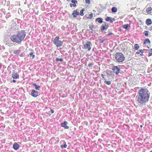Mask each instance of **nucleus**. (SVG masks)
I'll list each match as a JSON object with an SVG mask.
<instances>
[{
	"instance_id": "nucleus-35",
	"label": "nucleus",
	"mask_w": 152,
	"mask_h": 152,
	"mask_svg": "<svg viewBox=\"0 0 152 152\" xmlns=\"http://www.w3.org/2000/svg\"><path fill=\"white\" fill-rule=\"evenodd\" d=\"M144 50H146L145 49H143V50H140V52L141 53H144Z\"/></svg>"
},
{
	"instance_id": "nucleus-19",
	"label": "nucleus",
	"mask_w": 152,
	"mask_h": 152,
	"mask_svg": "<svg viewBox=\"0 0 152 152\" xmlns=\"http://www.w3.org/2000/svg\"><path fill=\"white\" fill-rule=\"evenodd\" d=\"M140 46L138 45L137 44H136L134 45V49L135 50H138Z\"/></svg>"
},
{
	"instance_id": "nucleus-44",
	"label": "nucleus",
	"mask_w": 152,
	"mask_h": 152,
	"mask_svg": "<svg viewBox=\"0 0 152 152\" xmlns=\"http://www.w3.org/2000/svg\"><path fill=\"white\" fill-rule=\"evenodd\" d=\"M110 21H109V22H110V23H113V20H112V19H110Z\"/></svg>"
},
{
	"instance_id": "nucleus-29",
	"label": "nucleus",
	"mask_w": 152,
	"mask_h": 152,
	"mask_svg": "<svg viewBox=\"0 0 152 152\" xmlns=\"http://www.w3.org/2000/svg\"><path fill=\"white\" fill-rule=\"evenodd\" d=\"M112 18L111 17H107L105 18V20L107 21H110V19Z\"/></svg>"
},
{
	"instance_id": "nucleus-55",
	"label": "nucleus",
	"mask_w": 152,
	"mask_h": 152,
	"mask_svg": "<svg viewBox=\"0 0 152 152\" xmlns=\"http://www.w3.org/2000/svg\"><path fill=\"white\" fill-rule=\"evenodd\" d=\"M38 23H39V25H40V22H39Z\"/></svg>"
},
{
	"instance_id": "nucleus-54",
	"label": "nucleus",
	"mask_w": 152,
	"mask_h": 152,
	"mask_svg": "<svg viewBox=\"0 0 152 152\" xmlns=\"http://www.w3.org/2000/svg\"><path fill=\"white\" fill-rule=\"evenodd\" d=\"M142 125H141L140 126V127L142 128Z\"/></svg>"
},
{
	"instance_id": "nucleus-43",
	"label": "nucleus",
	"mask_w": 152,
	"mask_h": 152,
	"mask_svg": "<svg viewBox=\"0 0 152 152\" xmlns=\"http://www.w3.org/2000/svg\"><path fill=\"white\" fill-rule=\"evenodd\" d=\"M93 65V64L92 63H89L88 64V66H90Z\"/></svg>"
},
{
	"instance_id": "nucleus-53",
	"label": "nucleus",
	"mask_w": 152,
	"mask_h": 152,
	"mask_svg": "<svg viewBox=\"0 0 152 152\" xmlns=\"http://www.w3.org/2000/svg\"><path fill=\"white\" fill-rule=\"evenodd\" d=\"M150 29H151V30H152V27H151L150 28Z\"/></svg>"
},
{
	"instance_id": "nucleus-3",
	"label": "nucleus",
	"mask_w": 152,
	"mask_h": 152,
	"mask_svg": "<svg viewBox=\"0 0 152 152\" xmlns=\"http://www.w3.org/2000/svg\"><path fill=\"white\" fill-rule=\"evenodd\" d=\"M113 60L118 63L122 62L125 59L124 56L121 53L117 52L114 56Z\"/></svg>"
},
{
	"instance_id": "nucleus-30",
	"label": "nucleus",
	"mask_w": 152,
	"mask_h": 152,
	"mask_svg": "<svg viewBox=\"0 0 152 152\" xmlns=\"http://www.w3.org/2000/svg\"><path fill=\"white\" fill-rule=\"evenodd\" d=\"M93 15V14L92 13H91L89 15V17H88V18L89 19H91L92 18Z\"/></svg>"
},
{
	"instance_id": "nucleus-21",
	"label": "nucleus",
	"mask_w": 152,
	"mask_h": 152,
	"mask_svg": "<svg viewBox=\"0 0 152 152\" xmlns=\"http://www.w3.org/2000/svg\"><path fill=\"white\" fill-rule=\"evenodd\" d=\"M111 10L113 12H115L117 11V9L116 7H113L112 8Z\"/></svg>"
},
{
	"instance_id": "nucleus-45",
	"label": "nucleus",
	"mask_w": 152,
	"mask_h": 152,
	"mask_svg": "<svg viewBox=\"0 0 152 152\" xmlns=\"http://www.w3.org/2000/svg\"><path fill=\"white\" fill-rule=\"evenodd\" d=\"M101 75L102 77V78L103 79H105L104 78V75L103 74H102Z\"/></svg>"
},
{
	"instance_id": "nucleus-57",
	"label": "nucleus",
	"mask_w": 152,
	"mask_h": 152,
	"mask_svg": "<svg viewBox=\"0 0 152 152\" xmlns=\"http://www.w3.org/2000/svg\"><path fill=\"white\" fill-rule=\"evenodd\" d=\"M107 22H105V24H107Z\"/></svg>"
},
{
	"instance_id": "nucleus-34",
	"label": "nucleus",
	"mask_w": 152,
	"mask_h": 152,
	"mask_svg": "<svg viewBox=\"0 0 152 152\" xmlns=\"http://www.w3.org/2000/svg\"><path fill=\"white\" fill-rule=\"evenodd\" d=\"M140 53V50H138L137 52L135 54L138 55Z\"/></svg>"
},
{
	"instance_id": "nucleus-26",
	"label": "nucleus",
	"mask_w": 152,
	"mask_h": 152,
	"mask_svg": "<svg viewBox=\"0 0 152 152\" xmlns=\"http://www.w3.org/2000/svg\"><path fill=\"white\" fill-rule=\"evenodd\" d=\"M99 42L100 43H102L104 41L105 39L103 38L99 39Z\"/></svg>"
},
{
	"instance_id": "nucleus-4",
	"label": "nucleus",
	"mask_w": 152,
	"mask_h": 152,
	"mask_svg": "<svg viewBox=\"0 0 152 152\" xmlns=\"http://www.w3.org/2000/svg\"><path fill=\"white\" fill-rule=\"evenodd\" d=\"M59 37L57 36H56L53 40L52 41L57 48L60 47L62 46L63 44V42L59 40Z\"/></svg>"
},
{
	"instance_id": "nucleus-5",
	"label": "nucleus",
	"mask_w": 152,
	"mask_h": 152,
	"mask_svg": "<svg viewBox=\"0 0 152 152\" xmlns=\"http://www.w3.org/2000/svg\"><path fill=\"white\" fill-rule=\"evenodd\" d=\"M112 69L116 75H118L119 73L122 74L121 71L119 66H114Z\"/></svg>"
},
{
	"instance_id": "nucleus-46",
	"label": "nucleus",
	"mask_w": 152,
	"mask_h": 152,
	"mask_svg": "<svg viewBox=\"0 0 152 152\" xmlns=\"http://www.w3.org/2000/svg\"><path fill=\"white\" fill-rule=\"evenodd\" d=\"M136 7H132L131 8V10H134L135 8Z\"/></svg>"
},
{
	"instance_id": "nucleus-11",
	"label": "nucleus",
	"mask_w": 152,
	"mask_h": 152,
	"mask_svg": "<svg viewBox=\"0 0 152 152\" xmlns=\"http://www.w3.org/2000/svg\"><path fill=\"white\" fill-rule=\"evenodd\" d=\"M31 95L34 97H37L38 95V92L34 90H32L31 92Z\"/></svg>"
},
{
	"instance_id": "nucleus-14",
	"label": "nucleus",
	"mask_w": 152,
	"mask_h": 152,
	"mask_svg": "<svg viewBox=\"0 0 152 152\" xmlns=\"http://www.w3.org/2000/svg\"><path fill=\"white\" fill-rule=\"evenodd\" d=\"M96 21H97L98 22L100 23H103V19L102 18H99L96 19Z\"/></svg>"
},
{
	"instance_id": "nucleus-36",
	"label": "nucleus",
	"mask_w": 152,
	"mask_h": 152,
	"mask_svg": "<svg viewBox=\"0 0 152 152\" xmlns=\"http://www.w3.org/2000/svg\"><path fill=\"white\" fill-rule=\"evenodd\" d=\"M89 28L90 29H91L92 28H93L94 27V26H93V25H91V26L89 25Z\"/></svg>"
},
{
	"instance_id": "nucleus-10",
	"label": "nucleus",
	"mask_w": 152,
	"mask_h": 152,
	"mask_svg": "<svg viewBox=\"0 0 152 152\" xmlns=\"http://www.w3.org/2000/svg\"><path fill=\"white\" fill-rule=\"evenodd\" d=\"M68 123L66 121H64L63 123H61V127H64L65 129H68L69 128V126L67 125Z\"/></svg>"
},
{
	"instance_id": "nucleus-48",
	"label": "nucleus",
	"mask_w": 152,
	"mask_h": 152,
	"mask_svg": "<svg viewBox=\"0 0 152 152\" xmlns=\"http://www.w3.org/2000/svg\"><path fill=\"white\" fill-rule=\"evenodd\" d=\"M12 82L13 83H15L16 82V81L15 80H12Z\"/></svg>"
},
{
	"instance_id": "nucleus-27",
	"label": "nucleus",
	"mask_w": 152,
	"mask_h": 152,
	"mask_svg": "<svg viewBox=\"0 0 152 152\" xmlns=\"http://www.w3.org/2000/svg\"><path fill=\"white\" fill-rule=\"evenodd\" d=\"M104 83L106 84L110 85L111 84V82L110 81H105L104 82Z\"/></svg>"
},
{
	"instance_id": "nucleus-52",
	"label": "nucleus",
	"mask_w": 152,
	"mask_h": 152,
	"mask_svg": "<svg viewBox=\"0 0 152 152\" xmlns=\"http://www.w3.org/2000/svg\"><path fill=\"white\" fill-rule=\"evenodd\" d=\"M50 111H49V112H48V113L49 114H50Z\"/></svg>"
},
{
	"instance_id": "nucleus-33",
	"label": "nucleus",
	"mask_w": 152,
	"mask_h": 152,
	"mask_svg": "<svg viewBox=\"0 0 152 152\" xmlns=\"http://www.w3.org/2000/svg\"><path fill=\"white\" fill-rule=\"evenodd\" d=\"M86 3V4H89L90 3V1L89 0H85Z\"/></svg>"
},
{
	"instance_id": "nucleus-20",
	"label": "nucleus",
	"mask_w": 152,
	"mask_h": 152,
	"mask_svg": "<svg viewBox=\"0 0 152 152\" xmlns=\"http://www.w3.org/2000/svg\"><path fill=\"white\" fill-rule=\"evenodd\" d=\"M147 43H148L149 44L151 43V42L150 40L148 38L146 39H145V40L144 42V44H145Z\"/></svg>"
},
{
	"instance_id": "nucleus-24",
	"label": "nucleus",
	"mask_w": 152,
	"mask_h": 152,
	"mask_svg": "<svg viewBox=\"0 0 152 152\" xmlns=\"http://www.w3.org/2000/svg\"><path fill=\"white\" fill-rule=\"evenodd\" d=\"M63 61V59L62 58H56V61L57 62H58L59 61H60L61 62H62Z\"/></svg>"
},
{
	"instance_id": "nucleus-25",
	"label": "nucleus",
	"mask_w": 152,
	"mask_h": 152,
	"mask_svg": "<svg viewBox=\"0 0 152 152\" xmlns=\"http://www.w3.org/2000/svg\"><path fill=\"white\" fill-rule=\"evenodd\" d=\"M152 10V8H151V7H148L146 9V11H147V12L148 13H150V12H149L151 11ZM150 13H151V12H150Z\"/></svg>"
},
{
	"instance_id": "nucleus-6",
	"label": "nucleus",
	"mask_w": 152,
	"mask_h": 152,
	"mask_svg": "<svg viewBox=\"0 0 152 152\" xmlns=\"http://www.w3.org/2000/svg\"><path fill=\"white\" fill-rule=\"evenodd\" d=\"M92 46L91 42L88 41H87L83 45L84 49L87 50L88 51L91 50Z\"/></svg>"
},
{
	"instance_id": "nucleus-47",
	"label": "nucleus",
	"mask_w": 152,
	"mask_h": 152,
	"mask_svg": "<svg viewBox=\"0 0 152 152\" xmlns=\"http://www.w3.org/2000/svg\"><path fill=\"white\" fill-rule=\"evenodd\" d=\"M112 29H109L108 30V32L112 31Z\"/></svg>"
},
{
	"instance_id": "nucleus-15",
	"label": "nucleus",
	"mask_w": 152,
	"mask_h": 152,
	"mask_svg": "<svg viewBox=\"0 0 152 152\" xmlns=\"http://www.w3.org/2000/svg\"><path fill=\"white\" fill-rule=\"evenodd\" d=\"M145 23L147 25H149L152 24L151 20L150 19H148L146 21Z\"/></svg>"
},
{
	"instance_id": "nucleus-18",
	"label": "nucleus",
	"mask_w": 152,
	"mask_h": 152,
	"mask_svg": "<svg viewBox=\"0 0 152 152\" xmlns=\"http://www.w3.org/2000/svg\"><path fill=\"white\" fill-rule=\"evenodd\" d=\"M72 3L69 4L70 6L71 7H75L77 6L76 4L74 2H72Z\"/></svg>"
},
{
	"instance_id": "nucleus-23",
	"label": "nucleus",
	"mask_w": 152,
	"mask_h": 152,
	"mask_svg": "<svg viewBox=\"0 0 152 152\" xmlns=\"http://www.w3.org/2000/svg\"><path fill=\"white\" fill-rule=\"evenodd\" d=\"M64 145H61V148H66L67 147V145L66 144V142H64Z\"/></svg>"
},
{
	"instance_id": "nucleus-28",
	"label": "nucleus",
	"mask_w": 152,
	"mask_h": 152,
	"mask_svg": "<svg viewBox=\"0 0 152 152\" xmlns=\"http://www.w3.org/2000/svg\"><path fill=\"white\" fill-rule=\"evenodd\" d=\"M148 31H144V35H145V36H148L149 35V34H148Z\"/></svg>"
},
{
	"instance_id": "nucleus-60",
	"label": "nucleus",
	"mask_w": 152,
	"mask_h": 152,
	"mask_svg": "<svg viewBox=\"0 0 152 152\" xmlns=\"http://www.w3.org/2000/svg\"><path fill=\"white\" fill-rule=\"evenodd\" d=\"M150 152H152V151H150Z\"/></svg>"
},
{
	"instance_id": "nucleus-38",
	"label": "nucleus",
	"mask_w": 152,
	"mask_h": 152,
	"mask_svg": "<svg viewBox=\"0 0 152 152\" xmlns=\"http://www.w3.org/2000/svg\"><path fill=\"white\" fill-rule=\"evenodd\" d=\"M113 34V33H112V32H110L108 33V34H107V35L108 36H110L112 34Z\"/></svg>"
},
{
	"instance_id": "nucleus-31",
	"label": "nucleus",
	"mask_w": 152,
	"mask_h": 152,
	"mask_svg": "<svg viewBox=\"0 0 152 152\" xmlns=\"http://www.w3.org/2000/svg\"><path fill=\"white\" fill-rule=\"evenodd\" d=\"M33 85L35 86V88L36 89H38V86H37V85H36V84L34 83Z\"/></svg>"
},
{
	"instance_id": "nucleus-22",
	"label": "nucleus",
	"mask_w": 152,
	"mask_h": 152,
	"mask_svg": "<svg viewBox=\"0 0 152 152\" xmlns=\"http://www.w3.org/2000/svg\"><path fill=\"white\" fill-rule=\"evenodd\" d=\"M85 9L84 8H82L81 10L80 11V15L82 16H83L84 15L83 13V12L85 11Z\"/></svg>"
},
{
	"instance_id": "nucleus-59",
	"label": "nucleus",
	"mask_w": 152,
	"mask_h": 152,
	"mask_svg": "<svg viewBox=\"0 0 152 152\" xmlns=\"http://www.w3.org/2000/svg\"><path fill=\"white\" fill-rule=\"evenodd\" d=\"M39 88H40V87L39 86Z\"/></svg>"
},
{
	"instance_id": "nucleus-8",
	"label": "nucleus",
	"mask_w": 152,
	"mask_h": 152,
	"mask_svg": "<svg viewBox=\"0 0 152 152\" xmlns=\"http://www.w3.org/2000/svg\"><path fill=\"white\" fill-rule=\"evenodd\" d=\"M12 76L13 79H19V75L18 73L16 72L14 70L13 71V72L12 74Z\"/></svg>"
},
{
	"instance_id": "nucleus-41",
	"label": "nucleus",
	"mask_w": 152,
	"mask_h": 152,
	"mask_svg": "<svg viewBox=\"0 0 152 152\" xmlns=\"http://www.w3.org/2000/svg\"><path fill=\"white\" fill-rule=\"evenodd\" d=\"M50 112L51 113H53L54 112V110L53 109H50Z\"/></svg>"
},
{
	"instance_id": "nucleus-56",
	"label": "nucleus",
	"mask_w": 152,
	"mask_h": 152,
	"mask_svg": "<svg viewBox=\"0 0 152 152\" xmlns=\"http://www.w3.org/2000/svg\"><path fill=\"white\" fill-rule=\"evenodd\" d=\"M147 48H149V47H148V46L147 47Z\"/></svg>"
},
{
	"instance_id": "nucleus-12",
	"label": "nucleus",
	"mask_w": 152,
	"mask_h": 152,
	"mask_svg": "<svg viewBox=\"0 0 152 152\" xmlns=\"http://www.w3.org/2000/svg\"><path fill=\"white\" fill-rule=\"evenodd\" d=\"M114 72L110 70H107L106 71V73L108 77H110L112 75V74Z\"/></svg>"
},
{
	"instance_id": "nucleus-40",
	"label": "nucleus",
	"mask_w": 152,
	"mask_h": 152,
	"mask_svg": "<svg viewBox=\"0 0 152 152\" xmlns=\"http://www.w3.org/2000/svg\"><path fill=\"white\" fill-rule=\"evenodd\" d=\"M15 27L14 26V27H12L11 28V29H13V30H14L16 29V26H15Z\"/></svg>"
},
{
	"instance_id": "nucleus-17",
	"label": "nucleus",
	"mask_w": 152,
	"mask_h": 152,
	"mask_svg": "<svg viewBox=\"0 0 152 152\" xmlns=\"http://www.w3.org/2000/svg\"><path fill=\"white\" fill-rule=\"evenodd\" d=\"M29 57L30 58L33 59L34 57V52H32L29 54Z\"/></svg>"
},
{
	"instance_id": "nucleus-50",
	"label": "nucleus",
	"mask_w": 152,
	"mask_h": 152,
	"mask_svg": "<svg viewBox=\"0 0 152 152\" xmlns=\"http://www.w3.org/2000/svg\"><path fill=\"white\" fill-rule=\"evenodd\" d=\"M112 20H113V21H115V18H113V19H112Z\"/></svg>"
},
{
	"instance_id": "nucleus-49",
	"label": "nucleus",
	"mask_w": 152,
	"mask_h": 152,
	"mask_svg": "<svg viewBox=\"0 0 152 152\" xmlns=\"http://www.w3.org/2000/svg\"><path fill=\"white\" fill-rule=\"evenodd\" d=\"M140 55L141 56H142L144 55L143 53H141L140 54Z\"/></svg>"
},
{
	"instance_id": "nucleus-9",
	"label": "nucleus",
	"mask_w": 152,
	"mask_h": 152,
	"mask_svg": "<svg viewBox=\"0 0 152 152\" xmlns=\"http://www.w3.org/2000/svg\"><path fill=\"white\" fill-rule=\"evenodd\" d=\"M79 15L80 13L79 12L77 11V10H75L73 11L72 14V15L73 18H76L77 15Z\"/></svg>"
},
{
	"instance_id": "nucleus-7",
	"label": "nucleus",
	"mask_w": 152,
	"mask_h": 152,
	"mask_svg": "<svg viewBox=\"0 0 152 152\" xmlns=\"http://www.w3.org/2000/svg\"><path fill=\"white\" fill-rule=\"evenodd\" d=\"M109 27V26L108 24H105L104 25L102 24L101 27V30L102 32L104 31H106Z\"/></svg>"
},
{
	"instance_id": "nucleus-42",
	"label": "nucleus",
	"mask_w": 152,
	"mask_h": 152,
	"mask_svg": "<svg viewBox=\"0 0 152 152\" xmlns=\"http://www.w3.org/2000/svg\"><path fill=\"white\" fill-rule=\"evenodd\" d=\"M148 55L149 56H152V53L149 52L148 54Z\"/></svg>"
},
{
	"instance_id": "nucleus-51",
	"label": "nucleus",
	"mask_w": 152,
	"mask_h": 152,
	"mask_svg": "<svg viewBox=\"0 0 152 152\" xmlns=\"http://www.w3.org/2000/svg\"><path fill=\"white\" fill-rule=\"evenodd\" d=\"M93 28H92L91 29H90L92 31H91V32L92 33H93V32L92 31H93Z\"/></svg>"
},
{
	"instance_id": "nucleus-37",
	"label": "nucleus",
	"mask_w": 152,
	"mask_h": 152,
	"mask_svg": "<svg viewBox=\"0 0 152 152\" xmlns=\"http://www.w3.org/2000/svg\"><path fill=\"white\" fill-rule=\"evenodd\" d=\"M148 51L151 53H152V49H150L148 50Z\"/></svg>"
},
{
	"instance_id": "nucleus-13",
	"label": "nucleus",
	"mask_w": 152,
	"mask_h": 152,
	"mask_svg": "<svg viewBox=\"0 0 152 152\" xmlns=\"http://www.w3.org/2000/svg\"><path fill=\"white\" fill-rule=\"evenodd\" d=\"M13 148L17 150L19 149V145L16 142H15L13 145Z\"/></svg>"
},
{
	"instance_id": "nucleus-58",
	"label": "nucleus",
	"mask_w": 152,
	"mask_h": 152,
	"mask_svg": "<svg viewBox=\"0 0 152 152\" xmlns=\"http://www.w3.org/2000/svg\"><path fill=\"white\" fill-rule=\"evenodd\" d=\"M70 0H66L67 1H70Z\"/></svg>"
},
{
	"instance_id": "nucleus-32",
	"label": "nucleus",
	"mask_w": 152,
	"mask_h": 152,
	"mask_svg": "<svg viewBox=\"0 0 152 152\" xmlns=\"http://www.w3.org/2000/svg\"><path fill=\"white\" fill-rule=\"evenodd\" d=\"M71 2H74L76 4L77 3V1L76 0H72Z\"/></svg>"
},
{
	"instance_id": "nucleus-2",
	"label": "nucleus",
	"mask_w": 152,
	"mask_h": 152,
	"mask_svg": "<svg viewBox=\"0 0 152 152\" xmlns=\"http://www.w3.org/2000/svg\"><path fill=\"white\" fill-rule=\"evenodd\" d=\"M26 36V32L24 30L18 32L16 34L12 36L10 39L13 42L19 43L22 41Z\"/></svg>"
},
{
	"instance_id": "nucleus-1",
	"label": "nucleus",
	"mask_w": 152,
	"mask_h": 152,
	"mask_svg": "<svg viewBox=\"0 0 152 152\" xmlns=\"http://www.w3.org/2000/svg\"><path fill=\"white\" fill-rule=\"evenodd\" d=\"M137 101L140 105H143L148 102L150 97V93L147 89L142 88L138 91Z\"/></svg>"
},
{
	"instance_id": "nucleus-16",
	"label": "nucleus",
	"mask_w": 152,
	"mask_h": 152,
	"mask_svg": "<svg viewBox=\"0 0 152 152\" xmlns=\"http://www.w3.org/2000/svg\"><path fill=\"white\" fill-rule=\"evenodd\" d=\"M123 28L127 30L129 29L130 28V26L128 24L123 25Z\"/></svg>"
},
{
	"instance_id": "nucleus-39",
	"label": "nucleus",
	"mask_w": 152,
	"mask_h": 152,
	"mask_svg": "<svg viewBox=\"0 0 152 152\" xmlns=\"http://www.w3.org/2000/svg\"><path fill=\"white\" fill-rule=\"evenodd\" d=\"M40 106L41 107H43V104L42 103H40L39 104Z\"/></svg>"
}]
</instances>
